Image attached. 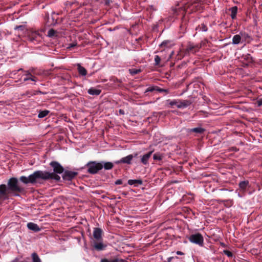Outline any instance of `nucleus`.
<instances>
[{"label":"nucleus","mask_w":262,"mask_h":262,"mask_svg":"<svg viewBox=\"0 0 262 262\" xmlns=\"http://www.w3.org/2000/svg\"><path fill=\"white\" fill-rule=\"evenodd\" d=\"M18 71H23V69H19Z\"/></svg>","instance_id":"49530a36"},{"label":"nucleus","mask_w":262,"mask_h":262,"mask_svg":"<svg viewBox=\"0 0 262 262\" xmlns=\"http://www.w3.org/2000/svg\"><path fill=\"white\" fill-rule=\"evenodd\" d=\"M56 33V31H55L54 29H51L49 30L48 35L49 37H53L55 35Z\"/></svg>","instance_id":"7c9ffc66"},{"label":"nucleus","mask_w":262,"mask_h":262,"mask_svg":"<svg viewBox=\"0 0 262 262\" xmlns=\"http://www.w3.org/2000/svg\"><path fill=\"white\" fill-rule=\"evenodd\" d=\"M191 102L187 100H173L169 101L171 106L176 105L179 108H186L191 104Z\"/></svg>","instance_id":"20e7f679"},{"label":"nucleus","mask_w":262,"mask_h":262,"mask_svg":"<svg viewBox=\"0 0 262 262\" xmlns=\"http://www.w3.org/2000/svg\"><path fill=\"white\" fill-rule=\"evenodd\" d=\"M128 184L130 185H141L142 184V181L141 180H129L128 181Z\"/></svg>","instance_id":"aec40b11"},{"label":"nucleus","mask_w":262,"mask_h":262,"mask_svg":"<svg viewBox=\"0 0 262 262\" xmlns=\"http://www.w3.org/2000/svg\"><path fill=\"white\" fill-rule=\"evenodd\" d=\"M77 173L72 171H66L62 176L63 179L66 180H71L74 178Z\"/></svg>","instance_id":"9b49d317"},{"label":"nucleus","mask_w":262,"mask_h":262,"mask_svg":"<svg viewBox=\"0 0 262 262\" xmlns=\"http://www.w3.org/2000/svg\"><path fill=\"white\" fill-rule=\"evenodd\" d=\"M231 11V17L232 19H234L236 18V14L237 12V7L236 6L232 7L230 9Z\"/></svg>","instance_id":"dca6fc26"},{"label":"nucleus","mask_w":262,"mask_h":262,"mask_svg":"<svg viewBox=\"0 0 262 262\" xmlns=\"http://www.w3.org/2000/svg\"><path fill=\"white\" fill-rule=\"evenodd\" d=\"M25 74L24 75L25 77H29L32 76V74L30 71H25Z\"/></svg>","instance_id":"72a5a7b5"},{"label":"nucleus","mask_w":262,"mask_h":262,"mask_svg":"<svg viewBox=\"0 0 262 262\" xmlns=\"http://www.w3.org/2000/svg\"><path fill=\"white\" fill-rule=\"evenodd\" d=\"M49 112H50L48 110H43L40 111L38 115V117L39 118H42L46 117L49 113Z\"/></svg>","instance_id":"393cba45"},{"label":"nucleus","mask_w":262,"mask_h":262,"mask_svg":"<svg viewBox=\"0 0 262 262\" xmlns=\"http://www.w3.org/2000/svg\"><path fill=\"white\" fill-rule=\"evenodd\" d=\"M128 71H129V73L132 75H135L136 74H137L141 72V70L140 69H129Z\"/></svg>","instance_id":"bb28decb"},{"label":"nucleus","mask_w":262,"mask_h":262,"mask_svg":"<svg viewBox=\"0 0 262 262\" xmlns=\"http://www.w3.org/2000/svg\"><path fill=\"white\" fill-rule=\"evenodd\" d=\"M161 58L158 55H156L155 57V64L156 66H160Z\"/></svg>","instance_id":"c85d7f7f"},{"label":"nucleus","mask_w":262,"mask_h":262,"mask_svg":"<svg viewBox=\"0 0 262 262\" xmlns=\"http://www.w3.org/2000/svg\"><path fill=\"white\" fill-rule=\"evenodd\" d=\"M134 156V157H136L137 156V154H135Z\"/></svg>","instance_id":"c03bdc74"},{"label":"nucleus","mask_w":262,"mask_h":262,"mask_svg":"<svg viewBox=\"0 0 262 262\" xmlns=\"http://www.w3.org/2000/svg\"><path fill=\"white\" fill-rule=\"evenodd\" d=\"M190 131L192 132H194V133L200 134V133H202L204 132V129H203L202 127H198L191 128L190 129Z\"/></svg>","instance_id":"a878e982"},{"label":"nucleus","mask_w":262,"mask_h":262,"mask_svg":"<svg viewBox=\"0 0 262 262\" xmlns=\"http://www.w3.org/2000/svg\"><path fill=\"white\" fill-rule=\"evenodd\" d=\"M242 59L244 61H247L248 63H250L252 61V58L249 54L243 55L242 57Z\"/></svg>","instance_id":"6ab92c4d"},{"label":"nucleus","mask_w":262,"mask_h":262,"mask_svg":"<svg viewBox=\"0 0 262 262\" xmlns=\"http://www.w3.org/2000/svg\"><path fill=\"white\" fill-rule=\"evenodd\" d=\"M249 184V182L248 181H242L239 184V188L243 191H245Z\"/></svg>","instance_id":"412c9836"},{"label":"nucleus","mask_w":262,"mask_h":262,"mask_svg":"<svg viewBox=\"0 0 262 262\" xmlns=\"http://www.w3.org/2000/svg\"><path fill=\"white\" fill-rule=\"evenodd\" d=\"M32 262H41L38 255L35 252L31 254Z\"/></svg>","instance_id":"b1692460"},{"label":"nucleus","mask_w":262,"mask_h":262,"mask_svg":"<svg viewBox=\"0 0 262 262\" xmlns=\"http://www.w3.org/2000/svg\"><path fill=\"white\" fill-rule=\"evenodd\" d=\"M173 258H176V259H178V257H170L168 258V259H167V261H168V262H170V261H171V260H172V259H173Z\"/></svg>","instance_id":"ea45409f"},{"label":"nucleus","mask_w":262,"mask_h":262,"mask_svg":"<svg viewBox=\"0 0 262 262\" xmlns=\"http://www.w3.org/2000/svg\"><path fill=\"white\" fill-rule=\"evenodd\" d=\"M224 253L225 254H226L229 257H231L233 255L231 252H230V251L227 250H224Z\"/></svg>","instance_id":"473e14b6"},{"label":"nucleus","mask_w":262,"mask_h":262,"mask_svg":"<svg viewBox=\"0 0 262 262\" xmlns=\"http://www.w3.org/2000/svg\"><path fill=\"white\" fill-rule=\"evenodd\" d=\"M155 90V88L154 87H149L148 88L145 93H147V92H152L154 91V90Z\"/></svg>","instance_id":"c9c22d12"},{"label":"nucleus","mask_w":262,"mask_h":262,"mask_svg":"<svg viewBox=\"0 0 262 262\" xmlns=\"http://www.w3.org/2000/svg\"><path fill=\"white\" fill-rule=\"evenodd\" d=\"M257 105L258 106H261L262 105V98L259 99H258L257 101Z\"/></svg>","instance_id":"e433bc0d"},{"label":"nucleus","mask_w":262,"mask_h":262,"mask_svg":"<svg viewBox=\"0 0 262 262\" xmlns=\"http://www.w3.org/2000/svg\"><path fill=\"white\" fill-rule=\"evenodd\" d=\"M14 195H16V196H18V194H15Z\"/></svg>","instance_id":"de8ad7c7"},{"label":"nucleus","mask_w":262,"mask_h":262,"mask_svg":"<svg viewBox=\"0 0 262 262\" xmlns=\"http://www.w3.org/2000/svg\"><path fill=\"white\" fill-rule=\"evenodd\" d=\"M177 254L178 255H183L184 254V253L183 252H182L181 251H179L177 252Z\"/></svg>","instance_id":"79ce46f5"},{"label":"nucleus","mask_w":262,"mask_h":262,"mask_svg":"<svg viewBox=\"0 0 262 262\" xmlns=\"http://www.w3.org/2000/svg\"><path fill=\"white\" fill-rule=\"evenodd\" d=\"M173 53H174V52H173V51H172V53H171V55H170V56H171L172 55H173Z\"/></svg>","instance_id":"a18cd8bd"},{"label":"nucleus","mask_w":262,"mask_h":262,"mask_svg":"<svg viewBox=\"0 0 262 262\" xmlns=\"http://www.w3.org/2000/svg\"><path fill=\"white\" fill-rule=\"evenodd\" d=\"M189 240L191 243L202 246L204 243V238L200 233H197L191 235L189 237Z\"/></svg>","instance_id":"39448f33"},{"label":"nucleus","mask_w":262,"mask_h":262,"mask_svg":"<svg viewBox=\"0 0 262 262\" xmlns=\"http://www.w3.org/2000/svg\"><path fill=\"white\" fill-rule=\"evenodd\" d=\"M101 93V90L95 88H91L88 90V93L92 95H99Z\"/></svg>","instance_id":"f3484780"},{"label":"nucleus","mask_w":262,"mask_h":262,"mask_svg":"<svg viewBox=\"0 0 262 262\" xmlns=\"http://www.w3.org/2000/svg\"><path fill=\"white\" fill-rule=\"evenodd\" d=\"M93 246L95 250L97 251H101L106 248V245L103 243V241H93Z\"/></svg>","instance_id":"1a4fd4ad"},{"label":"nucleus","mask_w":262,"mask_h":262,"mask_svg":"<svg viewBox=\"0 0 262 262\" xmlns=\"http://www.w3.org/2000/svg\"><path fill=\"white\" fill-rule=\"evenodd\" d=\"M9 192H10L8 190V187L7 188L6 185L2 184L0 185V198L1 196L6 198L7 195Z\"/></svg>","instance_id":"f8f14e48"},{"label":"nucleus","mask_w":262,"mask_h":262,"mask_svg":"<svg viewBox=\"0 0 262 262\" xmlns=\"http://www.w3.org/2000/svg\"><path fill=\"white\" fill-rule=\"evenodd\" d=\"M29 39L32 42H39L41 41L42 35L37 31L30 32L29 35Z\"/></svg>","instance_id":"423d86ee"},{"label":"nucleus","mask_w":262,"mask_h":262,"mask_svg":"<svg viewBox=\"0 0 262 262\" xmlns=\"http://www.w3.org/2000/svg\"><path fill=\"white\" fill-rule=\"evenodd\" d=\"M166 90H163V89H160L159 90V91H161V92H164V91H166Z\"/></svg>","instance_id":"37998d69"},{"label":"nucleus","mask_w":262,"mask_h":262,"mask_svg":"<svg viewBox=\"0 0 262 262\" xmlns=\"http://www.w3.org/2000/svg\"><path fill=\"white\" fill-rule=\"evenodd\" d=\"M153 158L155 160L160 161L162 160V156L159 153H156L154 155Z\"/></svg>","instance_id":"c756f323"},{"label":"nucleus","mask_w":262,"mask_h":262,"mask_svg":"<svg viewBox=\"0 0 262 262\" xmlns=\"http://www.w3.org/2000/svg\"><path fill=\"white\" fill-rule=\"evenodd\" d=\"M50 165L53 168V172H50L47 171L37 170L28 177L21 176L20 177V181L24 184L31 183L34 184L39 182L40 180L46 181L48 180H54L58 181L60 177L58 174L63 173V167L57 162L52 161Z\"/></svg>","instance_id":"f257e3e1"},{"label":"nucleus","mask_w":262,"mask_h":262,"mask_svg":"<svg viewBox=\"0 0 262 262\" xmlns=\"http://www.w3.org/2000/svg\"><path fill=\"white\" fill-rule=\"evenodd\" d=\"M27 227L29 229L35 232H38L40 230V228L37 224L31 222L28 223Z\"/></svg>","instance_id":"4468645a"},{"label":"nucleus","mask_w":262,"mask_h":262,"mask_svg":"<svg viewBox=\"0 0 262 262\" xmlns=\"http://www.w3.org/2000/svg\"><path fill=\"white\" fill-rule=\"evenodd\" d=\"M8 190L12 193H21L25 191L23 187L19 186L16 178H10L8 182Z\"/></svg>","instance_id":"f03ea898"},{"label":"nucleus","mask_w":262,"mask_h":262,"mask_svg":"<svg viewBox=\"0 0 262 262\" xmlns=\"http://www.w3.org/2000/svg\"><path fill=\"white\" fill-rule=\"evenodd\" d=\"M169 43V41L167 40H165L163 41L160 45L161 47H164L167 46V44Z\"/></svg>","instance_id":"f704fd0d"},{"label":"nucleus","mask_w":262,"mask_h":262,"mask_svg":"<svg viewBox=\"0 0 262 262\" xmlns=\"http://www.w3.org/2000/svg\"><path fill=\"white\" fill-rule=\"evenodd\" d=\"M119 113L120 114H121V115H124V111L123 110H119Z\"/></svg>","instance_id":"a19ab883"},{"label":"nucleus","mask_w":262,"mask_h":262,"mask_svg":"<svg viewBox=\"0 0 262 262\" xmlns=\"http://www.w3.org/2000/svg\"><path fill=\"white\" fill-rule=\"evenodd\" d=\"M152 154V151H150L148 153L144 155L141 157V162L144 165H147L148 164V160L150 158L151 155Z\"/></svg>","instance_id":"ddd939ff"},{"label":"nucleus","mask_w":262,"mask_h":262,"mask_svg":"<svg viewBox=\"0 0 262 262\" xmlns=\"http://www.w3.org/2000/svg\"><path fill=\"white\" fill-rule=\"evenodd\" d=\"M201 47V45H194L193 43L189 42L187 46L186 52L188 53H195L199 50Z\"/></svg>","instance_id":"0eeeda50"},{"label":"nucleus","mask_w":262,"mask_h":262,"mask_svg":"<svg viewBox=\"0 0 262 262\" xmlns=\"http://www.w3.org/2000/svg\"><path fill=\"white\" fill-rule=\"evenodd\" d=\"M196 29L199 30V31L206 32L207 31V27L204 24H202L200 26H199V28H196Z\"/></svg>","instance_id":"cd10ccee"},{"label":"nucleus","mask_w":262,"mask_h":262,"mask_svg":"<svg viewBox=\"0 0 262 262\" xmlns=\"http://www.w3.org/2000/svg\"><path fill=\"white\" fill-rule=\"evenodd\" d=\"M103 230L100 228H94L93 230L94 241H103Z\"/></svg>","instance_id":"6e6552de"},{"label":"nucleus","mask_w":262,"mask_h":262,"mask_svg":"<svg viewBox=\"0 0 262 262\" xmlns=\"http://www.w3.org/2000/svg\"><path fill=\"white\" fill-rule=\"evenodd\" d=\"M100 262H126V261L122 259H119L118 258H114L112 259L103 258L101 260Z\"/></svg>","instance_id":"2eb2a0df"},{"label":"nucleus","mask_w":262,"mask_h":262,"mask_svg":"<svg viewBox=\"0 0 262 262\" xmlns=\"http://www.w3.org/2000/svg\"><path fill=\"white\" fill-rule=\"evenodd\" d=\"M241 40V37L239 35L237 34L233 36L232 38V43L234 45L238 44Z\"/></svg>","instance_id":"4be33fe9"},{"label":"nucleus","mask_w":262,"mask_h":262,"mask_svg":"<svg viewBox=\"0 0 262 262\" xmlns=\"http://www.w3.org/2000/svg\"><path fill=\"white\" fill-rule=\"evenodd\" d=\"M102 163H103V167H104L106 170L111 169L114 166L113 164L110 162Z\"/></svg>","instance_id":"5701e85b"},{"label":"nucleus","mask_w":262,"mask_h":262,"mask_svg":"<svg viewBox=\"0 0 262 262\" xmlns=\"http://www.w3.org/2000/svg\"><path fill=\"white\" fill-rule=\"evenodd\" d=\"M77 66L79 73L82 76H85L87 74L86 69L84 67L81 66L79 64H78Z\"/></svg>","instance_id":"a211bd4d"},{"label":"nucleus","mask_w":262,"mask_h":262,"mask_svg":"<svg viewBox=\"0 0 262 262\" xmlns=\"http://www.w3.org/2000/svg\"><path fill=\"white\" fill-rule=\"evenodd\" d=\"M87 171L91 174H96L103 168V163L96 161H90L85 166Z\"/></svg>","instance_id":"7ed1b4c3"},{"label":"nucleus","mask_w":262,"mask_h":262,"mask_svg":"<svg viewBox=\"0 0 262 262\" xmlns=\"http://www.w3.org/2000/svg\"><path fill=\"white\" fill-rule=\"evenodd\" d=\"M122 183V181L121 180H117L115 182V185H121Z\"/></svg>","instance_id":"4c0bfd02"},{"label":"nucleus","mask_w":262,"mask_h":262,"mask_svg":"<svg viewBox=\"0 0 262 262\" xmlns=\"http://www.w3.org/2000/svg\"><path fill=\"white\" fill-rule=\"evenodd\" d=\"M76 46V43H72L69 45L68 48L71 49Z\"/></svg>","instance_id":"58836bf2"},{"label":"nucleus","mask_w":262,"mask_h":262,"mask_svg":"<svg viewBox=\"0 0 262 262\" xmlns=\"http://www.w3.org/2000/svg\"><path fill=\"white\" fill-rule=\"evenodd\" d=\"M134 156L133 155H129L125 157L121 158L120 160L116 161L115 163L117 164L120 163H125L127 164H130Z\"/></svg>","instance_id":"9d476101"},{"label":"nucleus","mask_w":262,"mask_h":262,"mask_svg":"<svg viewBox=\"0 0 262 262\" xmlns=\"http://www.w3.org/2000/svg\"><path fill=\"white\" fill-rule=\"evenodd\" d=\"M29 80H32L33 81H35L36 80V77H34V76H33L32 75L31 77H25L24 78V81H26Z\"/></svg>","instance_id":"2f4dec72"}]
</instances>
